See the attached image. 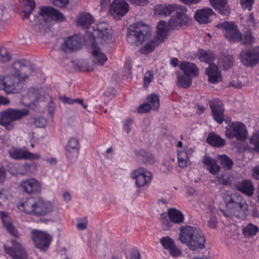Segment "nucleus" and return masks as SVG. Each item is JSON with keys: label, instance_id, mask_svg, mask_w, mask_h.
Instances as JSON below:
<instances>
[{"label": "nucleus", "instance_id": "1", "mask_svg": "<svg viewBox=\"0 0 259 259\" xmlns=\"http://www.w3.org/2000/svg\"><path fill=\"white\" fill-rule=\"evenodd\" d=\"M20 209L28 214L36 217H44L52 212L54 209L53 203L42 198L36 196L27 198L19 205Z\"/></svg>", "mask_w": 259, "mask_h": 259}, {"label": "nucleus", "instance_id": "2", "mask_svg": "<svg viewBox=\"0 0 259 259\" xmlns=\"http://www.w3.org/2000/svg\"><path fill=\"white\" fill-rule=\"evenodd\" d=\"M179 237L181 242L186 244L192 250L205 248L204 235L196 227L188 225L182 226L180 229Z\"/></svg>", "mask_w": 259, "mask_h": 259}, {"label": "nucleus", "instance_id": "3", "mask_svg": "<svg viewBox=\"0 0 259 259\" xmlns=\"http://www.w3.org/2000/svg\"><path fill=\"white\" fill-rule=\"evenodd\" d=\"M222 196L227 210L233 215L238 218L246 216L248 205L240 194L225 191L222 193Z\"/></svg>", "mask_w": 259, "mask_h": 259}, {"label": "nucleus", "instance_id": "4", "mask_svg": "<svg viewBox=\"0 0 259 259\" xmlns=\"http://www.w3.org/2000/svg\"><path fill=\"white\" fill-rule=\"evenodd\" d=\"M150 35L149 28L142 22L131 25L127 30V41L128 43L139 46Z\"/></svg>", "mask_w": 259, "mask_h": 259}, {"label": "nucleus", "instance_id": "5", "mask_svg": "<svg viewBox=\"0 0 259 259\" xmlns=\"http://www.w3.org/2000/svg\"><path fill=\"white\" fill-rule=\"evenodd\" d=\"M28 113L27 109L8 108L0 112V125L11 131L14 127V121L22 118Z\"/></svg>", "mask_w": 259, "mask_h": 259}, {"label": "nucleus", "instance_id": "6", "mask_svg": "<svg viewBox=\"0 0 259 259\" xmlns=\"http://www.w3.org/2000/svg\"><path fill=\"white\" fill-rule=\"evenodd\" d=\"M225 135L228 139H235L238 142H243L248 138V133L246 125L236 121L225 127Z\"/></svg>", "mask_w": 259, "mask_h": 259}, {"label": "nucleus", "instance_id": "7", "mask_svg": "<svg viewBox=\"0 0 259 259\" xmlns=\"http://www.w3.org/2000/svg\"><path fill=\"white\" fill-rule=\"evenodd\" d=\"M217 27L222 30L225 38L230 42H238L241 40L242 34L234 22L225 21L219 24Z\"/></svg>", "mask_w": 259, "mask_h": 259}, {"label": "nucleus", "instance_id": "8", "mask_svg": "<svg viewBox=\"0 0 259 259\" xmlns=\"http://www.w3.org/2000/svg\"><path fill=\"white\" fill-rule=\"evenodd\" d=\"M20 81V78L12 72L8 75L0 76V89L5 91L7 94H15L18 92L17 86Z\"/></svg>", "mask_w": 259, "mask_h": 259}, {"label": "nucleus", "instance_id": "9", "mask_svg": "<svg viewBox=\"0 0 259 259\" xmlns=\"http://www.w3.org/2000/svg\"><path fill=\"white\" fill-rule=\"evenodd\" d=\"M31 236L35 247L41 251L48 249L52 240V236L48 233L38 230H33Z\"/></svg>", "mask_w": 259, "mask_h": 259}, {"label": "nucleus", "instance_id": "10", "mask_svg": "<svg viewBox=\"0 0 259 259\" xmlns=\"http://www.w3.org/2000/svg\"><path fill=\"white\" fill-rule=\"evenodd\" d=\"M239 59L243 65L253 67L259 62V47L256 46L242 50Z\"/></svg>", "mask_w": 259, "mask_h": 259}, {"label": "nucleus", "instance_id": "11", "mask_svg": "<svg viewBox=\"0 0 259 259\" xmlns=\"http://www.w3.org/2000/svg\"><path fill=\"white\" fill-rule=\"evenodd\" d=\"M187 8L184 6H180L176 11V15L172 16L169 20L170 26L172 29H178L183 26L186 25L190 19L187 15Z\"/></svg>", "mask_w": 259, "mask_h": 259}, {"label": "nucleus", "instance_id": "12", "mask_svg": "<svg viewBox=\"0 0 259 259\" xmlns=\"http://www.w3.org/2000/svg\"><path fill=\"white\" fill-rule=\"evenodd\" d=\"M80 145L78 138L70 137L64 146V154L66 158L70 161H75L78 158Z\"/></svg>", "mask_w": 259, "mask_h": 259}, {"label": "nucleus", "instance_id": "13", "mask_svg": "<svg viewBox=\"0 0 259 259\" xmlns=\"http://www.w3.org/2000/svg\"><path fill=\"white\" fill-rule=\"evenodd\" d=\"M38 17L40 20L42 19L44 22H46L47 19L49 18L59 22H63L66 19L62 13L54 8L50 6L40 8Z\"/></svg>", "mask_w": 259, "mask_h": 259}, {"label": "nucleus", "instance_id": "14", "mask_svg": "<svg viewBox=\"0 0 259 259\" xmlns=\"http://www.w3.org/2000/svg\"><path fill=\"white\" fill-rule=\"evenodd\" d=\"M11 245H4V250L13 259H27V255L22 245L14 240L10 241Z\"/></svg>", "mask_w": 259, "mask_h": 259}, {"label": "nucleus", "instance_id": "15", "mask_svg": "<svg viewBox=\"0 0 259 259\" xmlns=\"http://www.w3.org/2000/svg\"><path fill=\"white\" fill-rule=\"evenodd\" d=\"M11 71L14 72L18 78H20V80L28 78L32 72L31 66L21 60L14 62Z\"/></svg>", "mask_w": 259, "mask_h": 259}, {"label": "nucleus", "instance_id": "16", "mask_svg": "<svg viewBox=\"0 0 259 259\" xmlns=\"http://www.w3.org/2000/svg\"><path fill=\"white\" fill-rule=\"evenodd\" d=\"M131 177L136 180V185L138 187H144L149 185L152 181L151 172L146 169L141 168L135 170L132 174Z\"/></svg>", "mask_w": 259, "mask_h": 259}, {"label": "nucleus", "instance_id": "17", "mask_svg": "<svg viewBox=\"0 0 259 259\" xmlns=\"http://www.w3.org/2000/svg\"><path fill=\"white\" fill-rule=\"evenodd\" d=\"M209 106L212 111L213 119L219 124L224 120V108L222 101L215 99L209 102Z\"/></svg>", "mask_w": 259, "mask_h": 259}, {"label": "nucleus", "instance_id": "18", "mask_svg": "<svg viewBox=\"0 0 259 259\" xmlns=\"http://www.w3.org/2000/svg\"><path fill=\"white\" fill-rule=\"evenodd\" d=\"M20 186L24 192L30 194L40 193L41 191V184L34 178L22 181Z\"/></svg>", "mask_w": 259, "mask_h": 259}, {"label": "nucleus", "instance_id": "19", "mask_svg": "<svg viewBox=\"0 0 259 259\" xmlns=\"http://www.w3.org/2000/svg\"><path fill=\"white\" fill-rule=\"evenodd\" d=\"M81 46L80 37L77 34H74L64 39V43L62 45V48L65 52H72L80 49Z\"/></svg>", "mask_w": 259, "mask_h": 259}, {"label": "nucleus", "instance_id": "20", "mask_svg": "<svg viewBox=\"0 0 259 259\" xmlns=\"http://www.w3.org/2000/svg\"><path fill=\"white\" fill-rule=\"evenodd\" d=\"M205 72L208 77V81L211 83L220 82L222 80V75L218 66L214 64H210L206 69Z\"/></svg>", "mask_w": 259, "mask_h": 259}, {"label": "nucleus", "instance_id": "21", "mask_svg": "<svg viewBox=\"0 0 259 259\" xmlns=\"http://www.w3.org/2000/svg\"><path fill=\"white\" fill-rule=\"evenodd\" d=\"M214 13L210 8H203L196 10L194 18L200 24H207L211 21V17L214 15Z\"/></svg>", "mask_w": 259, "mask_h": 259}, {"label": "nucleus", "instance_id": "22", "mask_svg": "<svg viewBox=\"0 0 259 259\" xmlns=\"http://www.w3.org/2000/svg\"><path fill=\"white\" fill-rule=\"evenodd\" d=\"M173 29L170 26L169 21L166 22L164 21H160L157 24L156 28L157 37L156 38L158 39L159 42H162L164 40L168 35L169 31Z\"/></svg>", "mask_w": 259, "mask_h": 259}, {"label": "nucleus", "instance_id": "23", "mask_svg": "<svg viewBox=\"0 0 259 259\" xmlns=\"http://www.w3.org/2000/svg\"><path fill=\"white\" fill-rule=\"evenodd\" d=\"M236 188L239 192L247 196H252L254 193V188L252 182L250 180H243L238 183Z\"/></svg>", "mask_w": 259, "mask_h": 259}, {"label": "nucleus", "instance_id": "24", "mask_svg": "<svg viewBox=\"0 0 259 259\" xmlns=\"http://www.w3.org/2000/svg\"><path fill=\"white\" fill-rule=\"evenodd\" d=\"M0 218L3 222L4 226L6 228L8 232L11 235L18 237L19 235V232L12 225L8 213L6 211H0Z\"/></svg>", "mask_w": 259, "mask_h": 259}, {"label": "nucleus", "instance_id": "25", "mask_svg": "<svg viewBox=\"0 0 259 259\" xmlns=\"http://www.w3.org/2000/svg\"><path fill=\"white\" fill-rule=\"evenodd\" d=\"M112 11L114 15L122 17L128 12L129 6L124 0L114 1Z\"/></svg>", "mask_w": 259, "mask_h": 259}, {"label": "nucleus", "instance_id": "26", "mask_svg": "<svg viewBox=\"0 0 259 259\" xmlns=\"http://www.w3.org/2000/svg\"><path fill=\"white\" fill-rule=\"evenodd\" d=\"M93 29L94 35L103 39L105 41H107L111 36V34L108 32L107 24L106 23H100L94 27Z\"/></svg>", "mask_w": 259, "mask_h": 259}, {"label": "nucleus", "instance_id": "27", "mask_svg": "<svg viewBox=\"0 0 259 259\" xmlns=\"http://www.w3.org/2000/svg\"><path fill=\"white\" fill-rule=\"evenodd\" d=\"M180 68L183 73L191 77L197 76L199 74V69L192 63L183 61L181 63Z\"/></svg>", "mask_w": 259, "mask_h": 259}, {"label": "nucleus", "instance_id": "28", "mask_svg": "<svg viewBox=\"0 0 259 259\" xmlns=\"http://www.w3.org/2000/svg\"><path fill=\"white\" fill-rule=\"evenodd\" d=\"M214 9L218 10L220 14L224 16L228 15L230 9L227 0H209Z\"/></svg>", "mask_w": 259, "mask_h": 259}, {"label": "nucleus", "instance_id": "29", "mask_svg": "<svg viewBox=\"0 0 259 259\" xmlns=\"http://www.w3.org/2000/svg\"><path fill=\"white\" fill-rule=\"evenodd\" d=\"M203 162L206 169L212 175L218 174L221 170V166L218 164L217 160L210 156H204Z\"/></svg>", "mask_w": 259, "mask_h": 259}, {"label": "nucleus", "instance_id": "30", "mask_svg": "<svg viewBox=\"0 0 259 259\" xmlns=\"http://www.w3.org/2000/svg\"><path fill=\"white\" fill-rule=\"evenodd\" d=\"M206 142L214 147H223L226 143L225 139L213 132L210 133L206 139Z\"/></svg>", "mask_w": 259, "mask_h": 259}, {"label": "nucleus", "instance_id": "31", "mask_svg": "<svg viewBox=\"0 0 259 259\" xmlns=\"http://www.w3.org/2000/svg\"><path fill=\"white\" fill-rule=\"evenodd\" d=\"M196 56L201 62L209 64L215 59L214 53L209 50L198 49Z\"/></svg>", "mask_w": 259, "mask_h": 259}, {"label": "nucleus", "instance_id": "32", "mask_svg": "<svg viewBox=\"0 0 259 259\" xmlns=\"http://www.w3.org/2000/svg\"><path fill=\"white\" fill-rule=\"evenodd\" d=\"M167 215L169 219H171L174 224H180L184 222V215L180 210L176 208H170L168 209Z\"/></svg>", "mask_w": 259, "mask_h": 259}, {"label": "nucleus", "instance_id": "33", "mask_svg": "<svg viewBox=\"0 0 259 259\" xmlns=\"http://www.w3.org/2000/svg\"><path fill=\"white\" fill-rule=\"evenodd\" d=\"M192 77L183 73L179 72L177 75V85L181 88L187 89L189 88L192 83Z\"/></svg>", "mask_w": 259, "mask_h": 259}, {"label": "nucleus", "instance_id": "34", "mask_svg": "<svg viewBox=\"0 0 259 259\" xmlns=\"http://www.w3.org/2000/svg\"><path fill=\"white\" fill-rule=\"evenodd\" d=\"M94 19L89 13H84L80 15L76 21L77 25L83 28L88 29L90 26L94 22Z\"/></svg>", "mask_w": 259, "mask_h": 259}, {"label": "nucleus", "instance_id": "35", "mask_svg": "<svg viewBox=\"0 0 259 259\" xmlns=\"http://www.w3.org/2000/svg\"><path fill=\"white\" fill-rule=\"evenodd\" d=\"M27 150L21 148H17L15 147H11L9 150L10 156L15 160L26 159Z\"/></svg>", "mask_w": 259, "mask_h": 259}, {"label": "nucleus", "instance_id": "36", "mask_svg": "<svg viewBox=\"0 0 259 259\" xmlns=\"http://www.w3.org/2000/svg\"><path fill=\"white\" fill-rule=\"evenodd\" d=\"M94 62L98 65H103L107 60L106 55L101 52L100 48L94 47L92 52Z\"/></svg>", "mask_w": 259, "mask_h": 259}, {"label": "nucleus", "instance_id": "37", "mask_svg": "<svg viewBox=\"0 0 259 259\" xmlns=\"http://www.w3.org/2000/svg\"><path fill=\"white\" fill-rule=\"evenodd\" d=\"M24 7L22 11L24 13V19L29 18L30 15L35 8V3L34 0H23Z\"/></svg>", "mask_w": 259, "mask_h": 259}, {"label": "nucleus", "instance_id": "38", "mask_svg": "<svg viewBox=\"0 0 259 259\" xmlns=\"http://www.w3.org/2000/svg\"><path fill=\"white\" fill-rule=\"evenodd\" d=\"M180 6L178 5H168L163 6L159 8L157 12L161 16H168L172 12H176Z\"/></svg>", "mask_w": 259, "mask_h": 259}, {"label": "nucleus", "instance_id": "39", "mask_svg": "<svg viewBox=\"0 0 259 259\" xmlns=\"http://www.w3.org/2000/svg\"><path fill=\"white\" fill-rule=\"evenodd\" d=\"M218 158L220 161L222 167L224 169L228 170H230L232 168L234 163L233 161L227 155H219L218 156Z\"/></svg>", "mask_w": 259, "mask_h": 259}, {"label": "nucleus", "instance_id": "40", "mask_svg": "<svg viewBox=\"0 0 259 259\" xmlns=\"http://www.w3.org/2000/svg\"><path fill=\"white\" fill-rule=\"evenodd\" d=\"M233 179V176L229 173L222 174L216 177L217 183L224 186L231 185Z\"/></svg>", "mask_w": 259, "mask_h": 259}, {"label": "nucleus", "instance_id": "41", "mask_svg": "<svg viewBox=\"0 0 259 259\" xmlns=\"http://www.w3.org/2000/svg\"><path fill=\"white\" fill-rule=\"evenodd\" d=\"M158 39L155 38L147 42L143 48L141 49V52L143 54H147L153 51L155 47L160 44Z\"/></svg>", "mask_w": 259, "mask_h": 259}, {"label": "nucleus", "instance_id": "42", "mask_svg": "<svg viewBox=\"0 0 259 259\" xmlns=\"http://www.w3.org/2000/svg\"><path fill=\"white\" fill-rule=\"evenodd\" d=\"M258 230L257 226L249 223L243 229V233L245 237L254 236L256 234Z\"/></svg>", "mask_w": 259, "mask_h": 259}, {"label": "nucleus", "instance_id": "43", "mask_svg": "<svg viewBox=\"0 0 259 259\" xmlns=\"http://www.w3.org/2000/svg\"><path fill=\"white\" fill-rule=\"evenodd\" d=\"M147 100L151 105L152 109L157 110L159 107V99L158 96L156 94H150L147 97Z\"/></svg>", "mask_w": 259, "mask_h": 259}, {"label": "nucleus", "instance_id": "44", "mask_svg": "<svg viewBox=\"0 0 259 259\" xmlns=\"http://www.w3.org/2000/svg\"><path fill=\"white\" fill-rule=\"evenodd\" d=\"M188 159V156L186 155L185 152H184L183 150L178 152V163L179 166L181 167V168H184L186 167Z\"/></svg>", "mask_w": 259, "mask_h": 259}, {"label": "nucleus", "instance_id": "45", "mask_svg": "<svg viewBox=\"0 0 259 259\" xmlns=\"http://www.w3.org/2000/svg\"><path fill=\"white\" fill-rule=\"evenodd\" d=\"M241 40L242 44L244 45H251L254 42L255 38L253 37L251 30L246 31Z\"/></svg>", "mask_w": 259, "mask_h": 259}, {"label": "nucleus", "instance_id": "46", "mask_svg": "<svg viewBox=\"0 0 259 259\" xmlns=\"http://www.w3.org/2000/svg\"><path fill=\"white\" fill-rule=\"evenodd\" d=\"M234 58L232 56H225L222 61V65L224 70H227L233 65Z\"/></svg>", "mask_w": 259, "mask_h": 259}, {"label": "nucleus", "instance_id": "47", "mask_svg": "<svg viewBox=\"0 0 259 259\" xmlns=\"http://www.w3.org/2000/svg\"><path fill=\"white\" fill-rule=\"evenodd\" d=\"M160 242L165 249L168 250L175 245L174 240L169 237L161 238Z\"/></svg>", "mask_w": 259, "mask_h": 259}, {"label": "nucleus", "instance_id": "48", "mask_svg": "<svg viewBox=\"0 0 259 259\" xmlns=\"http://www.w3.org/2000/svg\"><path fill=\"white\" fill-rule=\"evenodd\" d=\"M250 143L254 146V150L259 152V131L251 136Z\"/></svg>", "mask_w": 259, "mask_h": 259}, {"label": "nucleus", "instance_id": "49", "mask_svg": "<svg viewBox=\"0 0 259 259\" xmlns=\"http://www.w3.org/2000/svg\"><path fill=\"white\" fill-rule=\"evenodd\" d=\"M153 79L154 75L152 71H148L146 72L143 78L144 87L145 88H148Z\"/></svg>", "mask_w": 259, "mask_h": 259}, {"label": "nucleus", "instance_id": "50", "mask_svg": "<svg viewBox=\"0 0 259 259\" xmlns=\"http://www.w3.org/2000/svg\"><path fill=\"white\" fill-rule=\"evenodd\" d=\"M11 59V56L8 54L7 49L0 46V60L3 62H8Z\"/></svg>", "mask_w": 259, "mask_h": 259}, {"label": "nucleus", "instance_id": "51", "mask_svg": "<svg viewBox=\"0 0 259 259\" xmlns=\"http://www.w3.org/2000/svg\"><path fill=\"white\" fill-rule=\"evenodd\" d=\"M160 219L162 222L163 229L164 230H167L172 227L174 223L171 220V219H169V218H167L165 215H161Z\"/></svg>", "mask_w": 259, "mask_h": 259}, {"label": "nucleus", "instance_id": "52", "mask_svg": "<svg viewBox=\"0 0 259 259\" xmlns=\"http://www.w3.org/2000/svg\"><path fill=\"white\" fill-rule=\"evenodd\" d=\"M27 98H30V101L28 102H26L25 104V105L29 106L31 105L34 104L35 102L39 99V97L35 95L33 92L29 91L27 96L24 97V100L25 101Z\"/></svg>", "mask_w": 259, "mask_h": 259}, {"label": "nucleus", "instance_id": "53", "mask_svg": "<svg viewBox=\"0 0 259 259\" xmlns=\"http://www.w3.org/2000/svg\"><path fill=\"white\" fill-rule=\"evenodd\" d=\"M254 3V0H240V5L241 8L248 11H250L252 9L253 4Z\"/></svg>", "mask_w": 259, "mask_h": 259}, {"label": "nucleus", "instance_id": "54", "mask_svg": "<svg viewBox=\"0 0 259 259\" xmlns=\"http://www.w3.org/2000/svg\"><path fill=\"white\" fill-rule=\"evenodd\" d=\"M152 109L150 104L145 103L140 105L138 109V112L140 114L148 113Z\"/></svg>", "mask_w": 259, "mask_h": 259}, {"label": "nucleus", "instance_id": "55", "mask_svg": "<svg viewBox=\"0 0 259 259\" xmlns=\"http://www.w3.org/2000/svg\"><path fill=\"white\" fill-rule=\"evenodd\" d=\"M88 222L86 218L79 219V222L76 224V228L79 230H83L87 228Z\"/></svg>", "mask_w": 259, "mask_h": 259}, {"label": "nucleus", "instance_id": "56", "mask_svg": "<svg viewBox=\"0 0 259 259\" xmlns=\"http://www.w3.org/2000/svg\"><path fill=\"white\" fill-rule=\"evenodd\" d=\"M132 122L133 121L130 118H127L124 121L123 129L127 134H129L131 131V126L132 124Z\"/></svg>", "mask_w": 259, "mask_h": 259}, {"label": "nucleus", "instance_id": "57", "mask_svg": "<svg viewBox=\"0 0 259 259\" xmlns=\"http://www.w3.org/2000/svg\"><path fill=\"white\" fill-rule=\"evenodd\" d=\"M170 254L174 257H178L181 254V249H179L176 244L171 247L169 250Z\"/></svg>", "mask_w": 259, "mask_h": 259}, {"label": "nucleus", "instance_id": "58", "mask_svg": "<svg viewBox=\"0 0 259 259\" xmlns=\"http://www.w3.org/2000/svg\"><path fill=\"white\" fill-rule=\"evenodd\" d=\"M26 159L29 160L39 159L41 158V156L38 153H33L28 150L27 152Z\"/></svg>", "mask_w": 259, "mask_h": 259}, {"label": "nucleus", "instance_id": "59", "mask_svg": "<svg viewBox=\"0 0 259 259\" xmlns=\"http://www.w3.org/2000/svg\"><path fill=\"white\" fill-rule=\"evenodd\" d=\"M34 123L37 127H43L45 126L46 120L42 117H38L35 119Z\"/></svg>", "mask_w": 259, "mask_h": 259}, {"label": "nucleus", "instance_id": "60", "mask_svg": "<svg viewBox=\"0 0 259 259\" xmlns=\"http://www.w3.org/2000/svg\"><path fill=\"white\" fill-rule=\"evenodd\" d=\"M53 5L56 7L63 8L68 3V0H51Z\"/></svg>", "mask_w": 259, "mask_h": 259}, {"label": "nucleus", "instance_id": "61", "mask_svg": "<svg viewBox=\"0 0 259 259\" xmlns=\"http://www.w3.org/2000/svg\"><path fill=\"white\" fill-rule=\"evenodd\" d=\"M131 259H141V255L139 250L136 248H132L130 250Z\"/></svg>", "mask_w": 259, "mask_h": 259}, {"label": "nucleus", "instance_id": "62", "mask_svg": "<svg viewBox=\"0 0 259 259\" xmlns=\"http://www.w3.org/2000/svg\"><path fill=\"white\" fill-rule=\"evenodd\" d=\"M139 155L141 157H143V161H149L150 158L151 157V154L147 153L144 150H140L139 151Z\"/></svg>", "mask_w": 259, "mask_h": 259}, {"label": "nucleus", "instance_id": "63", "mask_svg": "<svg viewBox=\"0 0 259 259\" xmlns=\"http://www.w3.org/2000/svg\"><path fill=\"white\" fill-rule=\"evenodd\" d=\"M251 176L256 180H259V164L253 168Z\"/></svg>", "mask_w": 259, "mask_h": 259}, {"label": "nucleus", "instance_id": "64", "mask_svg": "<svg viewBox=\"0 0 259 259\" xmlns=\"http://www.w3.org/2000/svg\"><path fill=\"white\" fill-rule=\"evenodd\" d=\"M208 226L209 227H210L212 229H214L217 224V221L215 217L211 216L210 217L208 221Z\"/></svg>", "mask_w": 259, "mask_h": 259}]
</instances>
